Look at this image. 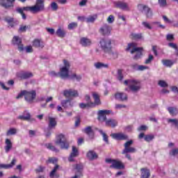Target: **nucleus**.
Instances as JSON below:
<instances>
[{"instance_id": "1", "label": "nucleus", "mask_w": 178, "mask_h": 178, "mask_svg": "<svg viewBox=\"0 0 178 178\" xmlns=\"http://www.w3.org/2000/svg\"><path fill=\"white\" fill-rule=\"evenodd\" d=\"M44 9V0H36L35 5L33 6L17 8L16 12L21 15L23 20H26L27 19V16L24 14V10L26 12H31V13H39V12H42Z\"/></svg>"}, {"instance_id": "2", "label": "nucleus", "mask_w": 178, "mask_h": 178, "mask_svg": "<svg viewBox=\"0 0 178 178\" xmlns=\"http://www.w3.org/2000/svg\"><path fill=\"white\" fill-rule=\"evenodd\" d=\"M124 84L128 86L132 92H138V90H141V82L135 79L125 80Z\"/></svg>"}, {"instance_id": "3", "label": "nucleus", "mask_w": 178, "mask_h": 178, "mask_svg": "<svg viewBox=\"0 0 178 178\" xmlns=\"http://www.w3.org/2000/svg\"><path fill=\"white\" fill-rule=\"evenodd\" d=\"M131 145H133L132 140L127 141L124 145V149L122 152V154L125 155V158H127L129 161H131V155L129 153L134 154L135 152H137V149L131 147Z\"/></svg>"}, {"instance_id": "4", "label": "nucleus", "mask_w": 178, "mask_h": 178, "mask_svg": "<svg viewBox=\"0 0 178 178\" xmlns=\"http://www.w3.org/2000/svg\"><path fill=\"white\" fill-rule=\"evenodd\" d=\"M131 50V54H134V52L136 53V54L134 56V59L137 60L138 59H140L141 56H143V48L141 47H137V44L134 42L129 43L128 47L126 49V51H129Z\"/></svg>"}, {"instance_id": "5", "label": "nucleus", "mask_w": 178, "mask_h": 178, "mask_svg": "<svg viewBox=\"0 0 178 178\" xmlns=\"http://www.w3.org/2000/svg\"><path fill=\"white\" fill-rule=\"evenodd\" d=\"M64 66L60 69L58 72V76L63 80H66V79H70V75L69 74V70L70 69V63L69 61L64 60Z\"/></svg>"}, {"instance_id": "6", "label": "nucleus", "mask_w": 178, "mask_h": 178, "mask_svg": "<svg viewBox=\"0 0 178 178\" xmlns=\"http://www.w3.org/2000/svg\"><path fill=\"white\" fill-rule=\"evenodd\" d=\"M56 144L60 145L61 149H69V142L65 135L60 134L57 136Z\"/></svg>"}, {"instance_id": "7", "label": "nucleus", "mask_w": 178, "mask_h": 178, "mask_svg": "<svg viewBox=\"0 0 178 178\" xmlns=\"http://www.w3.org/2000/svg\"><path fill=\"white\" fill-rule=\"evenodd\" d=\"M100 45L104 52H111L112 49V40L111 39H102L100 41Z\"/></svg>"}, {"instance_id": "8", "label": "nucleus", "mask_w": 178, "mask_h": 178, "mask_svg": "<svg viewBox=\"0 0 178 178\" xmlns=\"http://www.w3.org/2000/svg\"><path fill=\"white\" fill-rule=\"evenodd\" d=\"M112 111L108 110H99L97 113V119L99 122H105L106 120V116L111 115Z\"/></svg>"}, {"instance_id": "9", "label": "nucleus", "mask_w": 178, "mask_h": 178, "mask_svg": "<svg viewBox=\"0 0 178 178\" xmlns=\"http://www.w3.org/2000/svg\"><path fill=\"white\" fill-rule=\"evenodd\" d=\"M63 95L66 98H76L79 97V91L73 89L65 90L63 91Z\"/></svg>"}, {"instance_id": "10", "label": "nucleus", "mask_w": 178, "mask_h": 178, "mask_svg": "<svg viewBox=\"0 0 178 178\" xmlns=\"http://www.w3.org/2000/svg\"><path fill=\"white\" fill-rule=\"evenodd\" d=\"M35 97H37V92H35V90H26L25 99L27 101V102H33V101L35 99Z\"/></svg>"}, {"instance_id": "11", "label": "nucleus", "mask_w": 178, "mask_h": 178, "mask_svg": "<svg viewBox=\"0 0 178 178\" xmlns=\"http://www.w3.org/2000/svg\"><path fill=\"white\" fill-rule=\"evenodd\" d=\"M114 5H115L116 8L122 9V10H126L127 12L130 10V6H129V3L124 1H117L114 3Z\"/></svg>"}, {"instance_id": "12", "label": "nucleus", "mask_w": 178, "mask_h": 178, "mask_svg": "<svg viewBox=\"0 0 178 178\" xmlns=\"http://www.w3.org/2000/svg\"><path fill=\"white\" fill-rule=\"evenodd\" d=\"M17 76L19 77V79H21V80H27V79H31V77H33V73L30 72L22 71L18 72Z\"/></svg>"}, {"instance_id": "13", "label": "nucleus", "mask_w": 178, "mask_h": 178, "mask_svg": "<svg viewBox=\"0 0 178 178\" xmlns=\"http://www.w3.org/2000/svg\"><path fill=\"white\" fill-rule=\"evenodd\" d=\"M13 45L18 46V49L20 51H24V47H23L22 44V39L19 38V36H14L13 38Z\"/></svg>"}, {"instance_id": "14", "label": "nucleus", "mask_w": 178, "mask_h": 178, "mask_svg": "<svg viewBox=\"0 0 178 178\" xmlns=\"http://www.w3.org/2000/svg\"><path fill=\"white\" fill-rule=\"evenodd\" d=\"M73 170H75V174L79 176H83V170L84 169V165L81 163H76L72 165Z\"/></svg>"}, {"instance_id": "15", "label": "nucleus", "mask_w": 178, "mask_h": 178, "mask_svg": "<svg viewBox=\"0 0 178 178\" xmlns=\"http://www.w3.org/2000/svg\"><path fill=\"white\" fill-rule=\"evenodd\" d=\"M15 0H0V5L5 8V9H9V8H13L14 5L13 3Z\"/></svg>"}, {"instance_id": "16", "label": "nucleus", "mask_w": 178, "mask_h": 178, "mask_svg": "<svg viewBox=\"0 0 178 178\" xmlns=\"http://www.w3.org/2000/svg\"><path fill=\"white\" fill-rule=\"evenodd\" d=\"M99 33L102 35H110L111 26L108 24L103 25L99 29Z\"/></svg>"}, {"instance_id": "17", "label": "nucleus", "mask_w": 178, "mask_h": 178, "mask_svg": "<svg viewBox=\"0 0 178 178\" xmlns=\"http://www.w3.org/2000/svg\"><path fill=\"white\" fill-rule=\"evenodd\" d=\"M76 156H79V149L75 146H72V152L68 158L69 162L74 161V158H76Z\"/></svg>"}, {"instance_id": "18", "label": "nucleus", "mask_w": 178, "mask_h": 178, "mask_svg": "<svg viewBox=\"0 0 178 178\" xmlns=\"http://www.w3.org/2000/svg\"><path fill=\"white\" fill-rule=\"evenodd\" d=\"M112 168H114V169L122 170V169L124 168V164H123L120 161L113 159L112 160Z\"/></svg>"}, {"instance_id": "19", "label": "nucleus", "mask_w": 178, "mask_h": 178, "mask_svg": "<svg viewBox=\"0 0 178 178\" xmlns=\"http://www.w3.org/2000/svg\"><path fill=\"white\" fill-rule=\"evenodd\" d=\"M33 47L42 49L45 47V43L42 40L35 39L33 42Z\"/></svg>"}, {"instance_id": "20", "label": "nucleus", "mask_w": 178, "mask_h": 178, "mask_svg": "<svg viewBox=\"0 0 178 178\" xmlns=\"http://www.w3.org/2000/svg\"><path fill=\"white\" fill-rule=\"evenodd\" d=\"M5 21L8 22V24L11 27H15V26H17V24H19V21L10 17H6L5 18Z\"/></svg>"}, {"instance_id": "21", "label": "nucleus", "mask_w": 178, "mask_h": 178, "mask_svg": "<svg viewBox=\"0 0 178 178\" xmlns=\"http://www.w3.org/2000/svg\"><path fill=\"white\" fill-rule=\"evenodd\" d=\"M82 131L88 136L89 138H94V131L92 130V127H87L84 128Z\"/></svg>"}, {"instance_id": "22", "label": "nucleus", "mask_w": 178, "mask_h": 178, "mask_svg": "<svg viewBox=\"0 0 178 178\" xmlns=\"http://www.w3.org/2000/svg\"><path fill=\"white\" fill-rule=\"evenodd\" d=\"M18 119H20L21 120H26L27 122H30L31 120V115L29 111H24L23 113V115H19L18 117Z\"/></svg>"}, {"instance_id": "23", "label": "nucleus", "mask_w": 178, "mask_h": 178, "mask_svg": "<svg viewBox=\"0 0 178 178\" xmlns=\"http://www.w3.org/2000/svg\"><path fill=\"white\" fill-rule=\"evenodd\" d=\"M17 160L14 158L10 164H0V169H12L16 165Z\"/></svg>"}, {"instance_id": "24", "label": "nucleus", "mask_w": 178, "mask_h": 178, "mask_svg": "<svg viewBox=\"0 0 178 178\" xmlns=\"http://www.w3.org/2000/svg\"><path fill=\"white\" fill-rule=\"evenodd\" d=\"M86 156L89 161H95V159H98V154L95 153L93 150H90L87 154Z\"/></svg>"}, {"instance_id": "25", "label": "nucleus", "mask_w": 178, "mask_h": 178, "mask_svg": "<svg viewBox=\"0 0 178 178\" xmlns=\"http://www.w3.org/2000/svg\"><path fill=\"white\" fill-rule=\"evenodd\" d=\"M115 98L118 101H127V95L123 92H117L115 95Z\"/></svg>"}, {"instance_id": "26", "label": "nucleus", "mask_w": 178, "mask_h": 178, "mask_svg": "<svg viewBox=\"0 0 178 178\" xmlns=\"http://www.w3.org/2000/svg\"><path fill=\"white\" fill-rule=\"evenodd\" d=\"M80 44L82 47H90L91 45L92 42L91 40L87 38H81L80 40Z\"/></svg>"}, {"instance_id": "27", "label": "nucleus", "mask_w": 178, "mask_h": 178, "mask_svg": "<svg viewBox=\"0 0 178 178\" xmlns=\"http://www.w3.org/2000/svg\"><path fill=\"white\" fill-rule=\"evenodd\" d=\"M113 138H115V140H127L128 137L127 135H125L124 134H112Z\"/></svg>"}, {"instance_id": "28", "label": "nucleus", "mask_w": 178, "mask_h": 178, "mask_svg": "<svg viewBox=\"0 0 178 178\" xmlns=\"http://www.w3.org/2000/svg\"><path fill=\"white\" fill-rule=\"evenodd\" d=\"M56 127V120H55V118L49 117L48 130H52V129H54Z\"/></svg>"}, {"instance_id": "29", "label": "nucleus", "mask_w": 178, "mask_h": 178, "mask_svg": "<svg viewBox=\"0 0 178 178\" xmlns=\"http://www.w3.org/2000/svg\"><path fill=\"white\" fill-rule=\"evenodd\" d=\"M95 69H108L109 67V64H105L104 63L97 62L94 64Z\"/></svg>"}, {"instance_id": "30", "label": "nucleus", "mask_w": 178, "mask_h": 178, "mask_svg": "<svg viewBox=\"0 0 178 178\" xmlns=\"http://www.w3.org/2000/svg\"><path fill=\"white\" fill-rule=\"evenodd\" d=\"M5 151L6 153L9 152V151H10V149H12V147H13V144H12V141L10 140V139L9 138H6V141H5Z\"/></svg>"}, {"instance_id": "31", "label": "nucleus", "mask_w": 178, "mask_h": 178, "mask_svg": "<svg viewBox=\"0 0 178 178\" xmlns=\"http://www.w3.org/2000/svg\"><path fill=\"white\" fill-rule=\"evenodd\" d=\"M56 34L58 37H60V38H65V35H66V31L61 28H58L56 31Z\"/></svg>"}, {"instance_id": "32", "label": "nucleus", "mask_w": 178, "mask_h": 178, "mask_svg": "<svg viewBox=\"0 0 178 178\" xmlns=\"http://www.w3.org/2000/svg\"><path fill=\"white\" fill-rule=\"evenodd\" d=\"M58 169H59V165H56L49 174V176L51 178L59 177V176L56 175V172H58Z\"/></svg>"}, {"instance_id": "33", "label": "nucleus", "mask_w": 178, "mask_h": 178, "mask_svg": "<svg viewBox=\"0 0 178 178\" xmlns=\"http://www.w3.org/2000/svg\"><path fill=\"white\" fill-rule=\"evenodd\" d=\"M67 104H69L70 106H73V105H74L70 99L61 101V105L63 108H67Z\"/></svg>"}, {"instance_id": "34", "label": "nucleus", "mask_w": 178, "mask_h": 178, "mask_svg": "<svg viewBox=\"0 0 178 178\" xmlns=\"http://www.w3.org/2000/svg\"><path fill=\"white\" fill-rule=\"evenodd\" d=\"M150 176L149 170L147 168L141 169V178H149Z\"/></svg>"}, {"instance_id": "35", "label": "nucleus", "mask_w": 178, "mask_h": 178, "mask_svg": "<svg viewBox=\"0 0 178 178\" xmlns=\"http://www.w3.org/2000/svg\"><path fill=\"white\" fill-rule=\"evenodd\" d=\"M92 97L95 100V105H101V100L99 99V95L97 92L92 93Z\"/></svg>"}, {"instance_id": "36", "label": "nucleus", "mask_w": 178, "mask_h": 178, "mask_svg": "<svg viewBox=\"0 0 178 178\" xmlns=\"http://www.w3.org/2000/svg\"><path fill=\"white\" fill-rule=\"evenodd\" d=\"M6 134L7 136H15L17 134V129H16L15 128H10L7 131Z\"/></svg>"}, {"instance_id": "37", "label": "nucleus", "mask_w": 178, "mask_h": 178, "mask_svg": "<svg viewBox=\"0 0 178 178\" xmlns=\"http://www.w3.org/2000/svg\"><path fill=\"white\" fill-rule=\"evenodd\" d=\"M167 109L169 113H170V115L172 116H175V115H177L178 113V109L176 107H168Z\"/></svg>"}, {"instance_id": "38", "label": "nucleus", "mask_w": 178, "mask_h": 178, "mask_svg": "<svg viewBox=\"0 0 178 178\" xmlns=\"http://www.w3.org/2000/svg\"><path fill=\"white\" fill-rule=\"evenodd\" d=\"M70 80H76V81H81V75H77L76 74H72L70 75Z\"/></svg>"}, {"instance_id": "39", "label": "nucleus", "mask_w": 178, "mask_h": 178, "mask_svg": "<svg viewBox=\"0 0 178 178\" xmlns=\"http://www.w3.org/2000/svg\"><path fill=\"white\" fill-rule=\"evenodd\" d=\"M97 20V15L90 16L86 19V23H94Z\"/></svg>"}, {"instance_id": "40", "label": "nucleus", "mask_w": 178, "mask_h": 178, "mask_svg": "<svg viewBox=\"0 0 178 178\" xmlns=\"http://www.w3.org/2000/svg\"><path fill=\"white\" fill-rule=\"evenodd\" d=\"M154 138L155 136H154V134L145 135L144 138L145 141H147V143L152 141V140H154Z\"/></svg>"}, {"instance_id": "41", "label": "nucleus", "mask_w": 178, "mask_h": 178, "mask_svg": "<svg viewBox=\"0 0 178 178\" xmlns=\"http://www.w3.org/2000/svg\"><path fill=\"white\" fill-rule=\"evenodd\" d=\"M162 63L167 67H170L173 65V62H172L170 60H162Z\"/></svg>"}, {"instance_id": "42", "label": "nucleus", "mask_w": 178, "mask_h": 178, "mask_svg": "<svg viewBox=\"0 0 178 178\" xmlns=\"http://www.w3.org/2000/svg\"><path fill=\"white\" fill-rule=\"evenodd\" d=\"M51 10H53V12H56L58 9H59V6H58V3L56 2H51L50 4Z\"/></svg>"}, {"instance_id": "43", "label": "nucleus", "mask_w": 178, "mask_h": 178, "mask_svg": "<svg viewBox=\"0 0 178 178\" xmlns=\"http://www.w3.org/2000/svg\"><path fill=\"white\" fill-rule=\"evenodd\" d=\"M92 105H94V103H87V104L81 103L79 104V106L81 109H86V108H90L92 106Z\"/></svg>"}, {"instance_id": "44", "label": "nucleus", "mask_w": 178, "mask_h": 178, "mask_svg": "<svg viewBox=\"0 0 178 178\" xmlns=\"http://www.w3.org/2000/svg\"><path fill=\"white\" fill-rule=\"evenodd\" d=\"M46 147L48 149H51V151H54V152H59V149H56V147H55V146L52 145L51 143L47 144Z\"/></svg>"}, {"instance_id": "45", "label": "nucleus", "mask_w": 178, "mask_h": 178, "mask_svg": "<svg viewBox=\"0 0 178 178\" xmlns=\"http://www.w3.org/2000/svg\"><path fill=\"white\" fill-rule=\"evenodd\" d=\"M98 131H99V133H100V134L102 135L104 141H105V143H106L108 144V135H106V134H105V132H104V131H102V129H99Z\"/></svg>"}, {"instance_id": "46", "label": "nucleus", "mask_w": 178, "mask_h": 178, "mask_svg": "<svg viewBox=\"0 0 178 178\" xmlns=\"http://www.w3.org/2000/svg\"><path fill=\"white\" fill-rule=\"evenodd\" d=\"M131 37L133 40H141L143 35L141 33H131Z\"/></svg>"}, {"instance_id": "47", "label": "nucleus", "mask_w": 178, "mask_h": 178, "mask_svg": "<svg viewBox=\"0 0 178 178\" xmlns=\"http://www.w3.org/2000/svg\"><path fill=\"white\" fill-rule=\"evenodd\" d=\"M44 170H45V166L39 165L38 168L35 170V172L36 173H42L44 172Z\"/></svg>"}, {"instance_id": "48", "label": "nucleus", "mask_w": 178, "mask_h": 178, "mask_svg": "<svg viewBox=\"0 0 178 178\" xmlns=\"http://www.w3.org/2000/svg\"><path fill=\"white\" fill-rule=\"evenodd\" d=\"M147 12H145V14L146 15V17H152V10H151V8H149V7H145Z\"/></svg>"}, {"instance_id": "49", "label": "nucleus", "mask_w": 178, "mask_h": 178, "mask_svg": "<svg viewBox=\"0 0 178 178\" xmlns=\"http://www.w3.org/2000/svg\"><path fill=\"white\" fill-rule=\"evenodd\" d=\"M138 8L142 10V12H144L145 15V12H148V10H147L146 8H148V6L143 5V4H139L138 6Z\"/></svg>"}, {"instance_id": "50", "label": "nucleus", "mask_w": 178, "mask_h": 178, "mask_svg": "<svg viewBox=\"0 0 178 178\" xmlns=\"http://www.w3.org/2000/svg\"><path fill=\"white\" fill-rule=\"evenodd\" d=\"M138 8L142 10V12H144L145 15V12H148V10H147L146 8H148V6L143 5V4H139L138 6Z\"/></svg>"}, {"instance_id": "51", "label": "nucleus", "mask_w": 178, "mask_h": 178, "mask_svg": "<svg viewBox=\"0 0 178 178\" xmlns=\"http://www.w3.org/2000/svg\"><path fill=\"white\" fill-rule=\"evenodd\" d=\"M77 22H72L68 25V30H73L74 29L77 28Z\"/></svg>"}, {"instance_id": "52", "label": "nucleus", "mask_w": 178, "mask_h": 178, "mask_svg": "<svg viewBox=\"0 0 178 178\" xmlns=\"http://www.w3.org/2000/svg\"><path fill=\"white\" fill-rule=\"evenodd\" d=\"M152 60H154V56H152V54H149L148 58L145 60V63L148 65L151 63Z\"/></svg>"}, {"instance_id": "53", "label": "nucleus", "mask_w": 178, "mask_h": 178, "mask_svg": "<svg viewBox=\"0 0 178 178\" xmlns=\"http://www.w3.org/2000/svg\"><path fill=\"white\" fill-rule=\"evenodd\" d=\"M58 162V159L55 157L49 158L48 161H47V163H56Z\"/></svg>"}, {"instance_id": "54", "label": "nucleus", "mask_w": 178, "mask_h": 178, "mask_svg": "<svg viewBox=\"0 0 178 178\" xmlns=\"http://www.w3.org/2000/svg\"><path fill=\"white\" fill-rule=\"evenodd\" d=\"M49 76L51 77H59V72H56L55 71H51L49 72Z\"/></svg>"}, {"instance_id": "55", "label": "nucleus", "mask_w": 178, "mask_h": 178, "mask_svg": "<svg viewBox=\"0 0 178 178\" xmlns=\"http://www.w3.org/2000/svg\"><path fill=\"white\" fill-rule=\"evenodd\" d=\"M170 155L172 156H176L178 155V149H172L170 151Z\"/></svg>"}, {"instance_id": "56", "label": "nucleus", "mask_w": 178, "mask_h": 178, "mask_svg": "<svg viewBox=\"0 0 178 178\" xmlns=\"http://www.w3.org/2000/svg\"><path fill=\"white\" fill-rule=\"evenodd\" d=\"M122 73V70H118V79L120 81H122V80H123V74Z\"/></svg>"}, {"instance_id": "57", "label": "nucleus", "mask_w": 178, "mask_h": 178, "mask_svg": "<svg viewBox=\"0 0 178 178\" xmlns=\"http://www.w3.org/2000/svg\"><path fill=\"white\" fill-rule=\"evenodd\" d=\"M142 24L145 29H147L148 30L152 29V26H151V25L147 22H143Z\"/></svg>"}, {"instance_id": "58", "label": "nucleus", "mask_w": 178, "mask_h": 178, "mask_svg": "<svg viewBox=\"0 0 178 178\" xmlns=\"http://www.w3.org/2000/svg\"><path fill=\"white\" fill-rule=\"evenodd\" d=\"M159 4L161 8H165L167 5L166 0H159Z\"/></svg>"}, {"instance_id": "59", "label": "nucleus", "mask_w": 178, "mask_h": 178, "mask_svg": "<svg viewBox=\"0 0 178 178\" xmlns=\"http://www.w3.org/2000/svg\"><path fill=\"white\" fill-rule=\"evenodd\" d=\"M23 96L26 97V90H22L21 92L16 97L17 99H20Z\"/></svg>"}, {"instance_id": "60", "label": "nucleus", "mask_w": 178, "mask_h": 178, "mask_svg": "<svg viewBox=\"0 0 178 178\" xmlns=\"http://www.w3.org/2000/svg\"><path fill=\"white\" fill-rule=\"evenodd\" d=\"M166 40L168 41H173L175 40V36L173 35V34L169 33L166 35Z\"/></svg>"}, {"instance_id": "61", "label": "nucleus", "mask_w": 178, "mask_h": 178, "mask_svg": "<svg viewBox=\"0 0 178 178\" xmlns=\"http://www.w3.org/2000/svg\"><path fill=\"white\" fill-rule=\"evenodd\" d=\"M159 86H160V87L165 88L168 87V83H166V81L161 80L159 81Z\"/></svg>"}, {"instance_id": "62", "label": "nucleus", "mask_w": 178, "mask_h": 178, "mask_svg": "<svg viewBox=\"0 0 178 178\" xmlns=\"http://www.w3.org/2000/svg\"><path fill=\"white\" fill-rule=\"evenodd\" d=\"M163 19L165 23H168L169 24H172V23H173V21L169 19L165 15H163Z\"/></svg>"}, {"instance_id": "63", "label": "nucleus", "mask_w": 178, "mask_h": 178, "mask_svg": "<svg viewBox=\"0 0 178 178\" xmlns=\"http://www.w3.org/2000/svg\"><path fill=\"white\" fill-rule=\"evenodd\" d=\"M124 108H127V106L124 104H116L115 105V109H123Z\"/></svg>"}, {"instance_id": "64", "label": "nucleus", "mask_w": 178, "mask_h": 178, "mask_svg": "<svg viewBox=\"0 0 178 178\" xmlns=\"http://www.w3.org/2000/svg\"><path fill=\"white\" fill-rule=\"evenodd\" d=\"M26 30H27L26 26H21L19 27V31H20V33H24L26 32Z\"/></svg>"}]
</instances>
